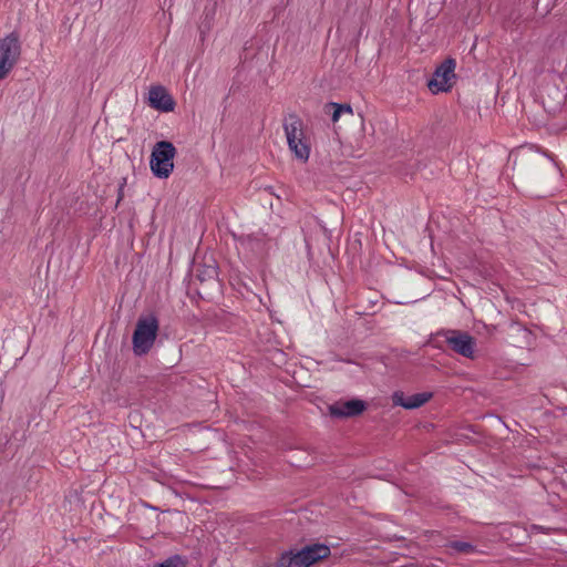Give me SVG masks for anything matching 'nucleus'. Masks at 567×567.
Masks as SVG:
<instances>
[{"label":"nucleus","mask_w":567,"mask_h":567,"mask_svg":"<svg viewBox=\"0 0 567 567\" xmlns=\"http://www.w3.org/2000/svg\"><path fill=\"white\" fill-rule=\"evenodd\" d=\"M432 398V393L422 392L406 396L402 391H395L392 394L393 405L402 406L406 410L417 409L424 405Z\"/></svg>","instance_id":"nucleus-9"},{"label":"nucleus","mask_w":567,"mask_h":567,"mask_svg":"<svg viewBox=\"0 0 567 567\" xmlns=\"http://www.w3.org/2000/svg\"><path fill=\"white\" fill-rule=\"evenodd\" d=\"M21 42L17 32H11L0 39V80L12 71L21 55Z\"/></svg>","instance_id":"nucleus-5"},{"label":"nucleus","mask_w":567,"mask_h":567,"mask_svg":"<svg viewBox=\"0 0 567 567\" xmlns=\"http://www.w3.org/2000/svg\"><path fill=\"white\" fill-rule=\"evenodd\" d=\"M159 323L154 315L140 317L133 333V351L136 355L150 352L156 340Z\"/></svg>","instance_id":"nucleus-2"},{"label":"nucleus","mask_w":567,"mask_h":567,"mask_svg":"<svg viewBox=\"0 0 567 567\" xmlns=\"http://www.w3.org/2000/svg\"><path fill=\"white\" fill-rule=\"evenodd\" d=\"M284 130L289 150L297 159L306 163L309 159L311 146L306 136L302 121L296 115H290L289 120L284 123Z\"/></svg>","instance_id":"nucleus-1"},{"label":"nucleus","mask_w":567,"mask_h":567,"mask_svg":"<svg viewBox=\"0 0 567 567\" xmlns=\"http://www.w3.org/2000/svg\"><path fill=\"white\" fill-rule=\"evenodd\" d=\"M367 410V403L361 399L339 400L328 405V412L337 419L354 417Z\"/></svg>","instance_id":"nucleus-8"},{"label":"nucleus","mask_w":567,"mask_h":567,"mask_svg":"<svg viewBox=\"0 0 567 567\" xmlns=\"http://www.w3.org/2000/svg\"><path fill=\"white\" fill-rule=\"evenodd\" d=\"M187 560L179 556L174 555L165 559L164 561L156 564L154 567H186Z\"/></svg>","instance_id":"nucleus-12"},{"label":"nucleus","mask_w":567,"mask_h":567,"mask_svg":"<svg viewBox=\"0 0 567 567\" xmlns=\"http://www.w3.org/2000/svg\"><path fill=\"white\" fill-rule=\"evenodd\" d=\"M330 556V548L322 544L306 546L297 553L281 555L278 567H310L317 561Z\"/></svg>","instance_id":"nucleus-3"},{"label":"nucleus","mask_w":567,"mask_h":567,"mask_svg":"<svg viewBox=\"0 0 567 567\" xmlns=\"http://www.w3.org/2000/svg\"><path fill=\"white\" fill-rule=\"evenodd\" d=\"M148 101L152 107L162 112H171L175 106L173 97L168 94L167 90L161 85L150 89Z\"/></svg>","instance_id":"nucleus-10"},{"label":"nucleus","mask_w":567,"mask_h":567,"mask_svg":"<svg viewBox=\"0 0 567 567\" xmlns=\"http://www.w3.org/2000/svg\"><path fill=\"white\" fill-rule=\"evenodd\" d=\"M455 66L454 59H446L435 69L432 79L427 82V87L433 94L449 92L452 89Z\"/></svg>","instance_id":"nucleus-7"},{"label":"nucleus","mask_w":567,"mask_h":567,"mask_svg":"<svg viewBox=\"0 0 567 567\" xmlns=\"http://www.w3.org/2000/svg\"><path fill=\"white\" fill-rule=\"evenodd\" d=\"M323 111L331 115V121L337 123L342 114H353L352 106L350 104H340L336 102H329L324 104Z\"/></svg>","instance_id":"nucleus-11"},{"label":"nucleus","mask_w":567,"mask_h":567,"mask_svg":"<svg viewBox=\"0 0 567 567\" xmlns=\"http://www.w3.org/2000/svg\"><path fill=\"white\" fill-rule=\"evenodd\" d=\"M452 548L460 553H472L474 550V547L472 544L466 542H454L452 544Z\"/></svg>","instance_id":"nucleus-13"},{"label":"nucleus","mask_w":567,"mask_h":567,"mask_svg":"<svg viewBox=\"0 0 567 567\" xmlns=\"http://www.w3.org/2000/svg\"><path fill=\"white\" fill-rule=\"evenodd\" d=\"M436 337L443 338V341L455 353L466 359H475L476 341L468 332L456 329H447L439 331Z\"/></svg>","instance_id":"nucleus-6"},{"label":"nucleus","mask_w":567,"mask_h":567,"mask_svg":"<svg viewBox=\"0 0 567 567\" xmlns=\"http://www.w3.org/2000/svg\"><path fill=\"white\" fill-rule=\"evenodd\" d=\"M176 148L167 141L157 142L151 154L150 166L154 176L167 178L174 169Z\"/></svg>","instance_id":"nucleus-4"}]
</instances>
